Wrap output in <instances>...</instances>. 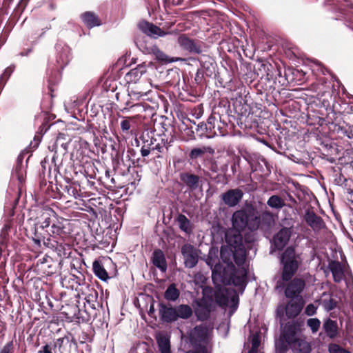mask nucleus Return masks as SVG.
<instances>
[{
    "label": "nucleus",
    "instance_id": "bb28decb",
    "mask_svg": "<svg viewBox=\"0 0 353 353\" xmlns=\"http://www.w3.org/2000/svg\"><path fill=\"white\" fill-rule=\"evenodd\" d=\"M157 341L161 353H170V343L168 336L159 334L157 336Z\"/></svg>",
    "mask_w": 353,
    "mask_h": 353
},
{
    "label": "nucleus",
    "instance_id": "e433bc0d",
    "mask_svg": "<svg viewBox=\"0 0 353 353\" xmlns=\"http://www.w3.org/2000/svg\"><path fill=\"white\" fill-rule=\"evenodd\" d=\"M151 50L152 52L155 55L157 59H158L159 61H163L165 63H170L176 61L173 59L170 60L168 59V57L163 52H162L158 47L155 46L152 47Z\"/></svg>",
    "mask_w": 353,
    "mask_h": 353
},
{
    "label": "nucleus",
    "instance_id": "5fc2aeb1",
    "mask_svg": "<svg viewBox=\"0 0 353 353\" xmlns=\"http://www.w3.org/2000/svg\"><path fill=\"white\" fill-rule=\"evenodd\" d=\"M105 179L106 182H110L112 184H115V181L113 177L111 176V172L108 170H106L105 172Z\"/></svg>",
    "mask_w": 353,
    "mask_h": 353
},
{
    "label": "nucleus",
    "instance_id": "2f4dec72",
    "mask_svg": "<svg viewBox=\"0 0 353 353\" xmlns=\"http://www.w3.org/2000/svg\"><path fill=\"white\" fill-rule=\"evenodd\" d=\"M341 7L339 12L350 19V16L353 17V3L350 0H341Z\"/></svg>",
    "mask_w": 353,
    "mask_h": 353
},
{
    "label": "nucleus",
    "instance_id": "4c0bfd02",
    "mask_svg": "<svg viewBox=\"0 0 353 353\" xmlns=\"http://www.w3.org/2000/svg\"><path fill=\"white\" fill-rule=\"evenodd\" d=\"M252 347L249 350V353H256L258 348L261 343V338L258 334H254L252 336Z\"/></svg>",
    "mask_w": 353,
    "mask_h": 353
},
{
    "label": "nucleus",
    "instance_id": "774afa93",
    "mask_svg": "<svg viewBox=\"0 0 353 353\" xmlns=\"http://www.w3.org/2000/svg\"><path fill=\"white\" fill-rule=\"evenodd\" d=\"M350 207L351 208H353V200H351V204L350 205Z\"/></svg>",
    "mask_w": 353,
    "mask_h": 353
},
{
    "label": "nucleus",
    "instance_id": "864d4df0",
    "mask_svg": "<svg viewBox=\"0 0 353 353\" xmlns=\"http://www.w3.org/2000/svg\"><path fill=\"white\" fill-rule=\"evenodd\" d=\"M12 342H9L7 343L3 349L1 350L0 353H12Z\"/></svg>",
    "mask_w": 353,
    "mask_h": 353
},
{
    "label": "nucleus",
    "instance_id": "bf43d9fd",
    "mask_svg": "<svg viewBox=\"0 0 353 353\" xmlns=\"http://www.w3.org/2000/svg\"><path fill=\"white\" fill-rule=\"evenodd\" d=\"M225 204L228 205L229 206H234L238 203L239 200H224Z\"/></svg>",
    "mask_w": 353,
    "mask_h": 353
},
{
    "label": "nucleus",
    "instance_id": "9d476101",
    "mask_svg": "<svg viewBox=\"0 0 353 353\" xmlns=\"http://www.w3.org/2000/svg\"><path fill=\"white\" fill-rule=\"evenodd\" d=\"M139 28L145 34L150 37L158 38L159 37H163L169 32H165L162 30L159 27L154 25L152 23L147 21H142L139 23Z\"/></svg>",
    "mask_w": 353,
    "mask_h": 353
},
{
    "label": "nucleus",
    "instance_id": "052dcab7",
    "mask_svg": "<svg viewBox=\"0 0 353 353\" xmlns=\"http://www.w3.org/2000/svg\"><path fill=\"white\" fill-rule=\"evenodd\" d=\"M199 129H201V130H203V129H205L206 130H208V126H207V124H206V123H201L200 124H199V125H197V130H198Z\"/></svg>",
    "mask_w": 353,
    "mask_h": 353
},
{
    "label": "nucleus",
    "instance_id": "7c9ffc66",
    "mask_svg": "<svg viewBox=\"0 0 353 353\" xmlns=\"http://www.w3.org/2000/svg\"><path fill=\"white\" fill-rule=\"evenodd\" d=\"M54 217H56L54 212L50 209L46 210L42 214L43 221L41 223V228H46L52 225Z\"/></svg>",
    "mask_w": 353,
    "mask_h": 353
},
{
    "label": "nucleus",
    "instance_id": "412c9836",
    "mask_svg": "<svg viewBox=\"0 0 353 353\" xmlns=\"http://www.w3.org/2000/svg\"><path fill=\"white\" fill-rule=\"evenodd\" d=\"M81 19L83 23L89 28L99 26L101 23L98 16L92 12H85L81 14Z\"/></svg>",
    "mask_w": 353,
    "mask_h": 353
},
{
    "label": "nucleus",
    "instance_id": "9b49d317",
    "mask_svg": "<svg viewBox=\"0 0 353 353\" xmlns=\"http://www.w3.org/2000/svg\"><path fill=\"white\" fill-rule=\"evenodd\" d=\"M179 179L190 190L201 188V179L198 175L190 172H181L179 174Z\"/></svg>",
    "mask_w": 353,
    "mask_h": 353
},
{
    "label": "nucleus",
    "instance_id": "79ce46f5",
    "mask_svg": "<svg viewBox=\"0 0 353 353\" xmlns=\"http://www.w3.org/2000/svg\"><path fill=\"white\" fill-rule=\"evenodd\" d=\"M165 148L163 147V145L160 142H155L154 143V159L156 158H161L162 156L161 155V153H163L165 151Z\"/></svg>",
    "mask_w": 353,
    "mask_h": 353
},
{
    "label": "nucleus",
    "instance_id": "393cba45",
    "mask_svg": "<svg viewBox=\"0 0 353 353\" xmlns=\"http://www.w3.org/2000/svg\"><path fill=\"white\" fill-rule=\"evenodd\" d=\"M323 327L327 336L331 339L336 336L338 334L336 321L328 319L324 322Z\"/></svg>",
    "mask_w": 353,
    "mask_h": 353
},
{
    "label": "nucleus",
    "instance_id": "0eeeda50",
    "mask_svg": "<svg viewBox=\"0 0 353 353\" xmlns=\"http://www.w3.org/2000/svg\"><path fill=\"white\" fill-rule=\"evenodd\" d=\"M199 250L190 244H185L181 248V254L184 259L185 267L192 268L198 263Z\"/></svg>",
    "mask_w": 353,
    "mask_h": 353
},
{
    "label": "nucleus",
    "instance_id": "aec40b11",
    "mask_svg": "<svg viewBox=\"0 0 353 353\" xmlns=\"http://www.w3.org/2000/svg\"><path fill=\"white\" fill-rule=\"evenodd\" d=\"M59 52L57 57V62L61 69H63L70 60V50L68 46H63L59 50V47H57Z\"/></svg>",
    "mask_w": 353,
    "mask_h": 353
},
{
    "label": "nucleus",
    "instance_id": "603ef678",
    "mask_svg": "<svg viewBox=\"0 0 353 353\" xmlns=\"http://www.w3.org/2000/svg\"><path fill=\"white\" fill-rule=\"evenodd\" d=\"M262 219L263 221H265V223L268 225H270L272 222H273V218L272 216L269 213H263L262 214Z\"/></svg>",
    "mask_w": 353,
    "mask_h": 353
},
{
    "label": "nucleus",
    "instance_id": "37998d69",
    "mask_svg": "<svg viewBox=\"0 0 353 353\" xmlns=\"http://www.w3.org/2000/svg\"><path fill=\"white\" fill-rule=\"evenodd\" d=\"M134 120V117H129L121 122V128L123 132H128L131 128V121Z\"/></svg>",
    "mask_w": 353,
    "mask_h": 353
},
{
    "label": "nucleus",
    "instance_id": "7ed1b4c3",
    "mask_svg": "<svg viewBox=\"0 0 353 353\" xmlns=\"http://www.w3.org/2000/svg\"><path fill=\"white\" fill-rule=\"evenodd\" d=\"M256 211L252 207H248L246 210L236 211L232 216V230L226 233L232 232V236L234 234H240L245 228L250 230H256L263 224L261 221V216H258Z\"/></svg>",
    "mask_w": 353,
    "mask_h": 353
},
{
    "label": "nucleus",
    "instance_id": "0e129e2a",
    "mask_svg": "<svg viewBox=\"0 0 353 353\" xmlns=\"http://www.w3.org/2000/svg\"><path fill=\"white\" fill-rule=\"evenodd\" d=\"M216 299L219 302V303H221V304H226L227 299H226L225 297H223V299L219 300L218 296H216Z\"/></svg>",
    "mask_w": 353,
    "mask_h": 353
},
{
    "label": "nucleus",
    "instance_id": "cd10ccee",
    "mask_svg": "<svg viewBox=\"0 0 353 353\" xmlns=\"http://www.w3.org/2000/svg\"><path fill=\"white\" fill-rule=\"evenodd\" d=\"M92 270L94 274L102 281H107L109 279L108 274L101 263L99 261H94L92 263Z\"/></svg>",
    "mask_w": 353,
    "mask_h": 353
},
{
    "label": "nucleus",
    "instance_id": "58836bf2",
    "mask_svg": "<svg viewBox=\"0 0 353 353\" xmlns=\"http://www.w3.org/2000/svg\"><path fill=\"white\" fill-rule=\"evenodd\" d=\"M307 325L311 329L312 333H316L320 327L321 321L316 318H312L307 321Z\"/></svg>",
    "mask_w": 353,
    "mask_h": 353
},
{
    "label": "nucleus",
    "instance_id": "de8ad7c7",
    "mask_svg": "<svg viewBox=\"0 0 353 353\" xmlns=\"http://www.w3.org/2000/svg\"><path fill=\"white\" fill-rule=\"evenodd\" d=\"M268 204L272 208H280L284 205V200H268Z\"/></svg>",
    "mask_w": 353,
    "mask_h": 353
},
{
    "label": "nucleus",
    "instance_id": "6e6d98bb",
    "mask_svg": "<svg viewBox=\"0 0 353 353\" xmlns=\"http://www.w3.org/2000/svg\"><path fill=\"white\" fill-rule=\"evenodd\" d=\"M62 139H63V134H59L55 144H56V145H58L59 144H60L61 145V147L63 148L64 150H67V143L61 142Z\"/></svg>",
    "mask_w": 353,
    "mask_h": 353
},
{
    "label": "nucleus",
    "instance_id": "c756f323",
    "mask_svg": "<svg viewBox=\"0 0 353 353\" xmlns=\"http://www.w3.org/2000/svg\"><path fill=\"white\" fill-rule=\"evenodd\" d=\"M176 222L182 231L188 234L192 232L191 223L185 215L179 214L176 218Z\"/></svg>",
    "mask_w": 353,
    "mask_h": 353
},
{
    "label": "nucleus",
    "instance_id": "4d7b16f0",
    "mask_svg": "<svg viewBox=\"0 0 353 353\" xmlns=\"http://www.w3.org/2000/svg\"><path fill=\"white\" fill-rule=\"evenodd\" d=\"M343 133L350 139H353V130L350 128L342 130Z\"/></svg>",
    "mask_w": 353,
    "mask_h": 353
},
{
    "label": "nucleus",
    "instance_id": "49530a36",
    "mask_svg": "<svg viewBox=\"0 0 353 353\" xmlns=\"http://www.w3.org/2000/svg\"><path fill=\"white\" fill-rule=\"evenodd\" d=\"M65 188L67 190L68 196H72L74 199H77V197L78 196H79L78 194V190H77L76 185H70L68 186L67 185L65 187Z\"/></svg>",
    "mask_w": 353,
    "mask_h": 353
},
{
    "label": "nucleus",
    "instance_id": "a211bd4d",
    "mask_svg": "<svg viewBox=\"0 0 353 353\" xmlns=\"http://www.w3.org/2000/svg\"><path fill=\"white\" fill-rule=\"evenodd\" d=\"M251 169L253 172L259 171L263 174H268L270 172V165L265 158L260 157L256 161L249 162Z\"/></svg>",
    "mask_w": 353,
    "mask_h": 353
},
{
    "label": "nucleus",
    "instance_id": "680f3d73",
    "mask_svg": "<svg viewBox=\"0 0 353 353\" xmlns=\"http://www.w3.org/2000/svg\"><path fill=\"white\" fill-rule=\"evenodd\" d=\"M23 159V154H20L17 157V165H23L22 164Z\"/></svg>",
    "mask_w": 353,
    "mask_h": 353
},
{
    "label": "nucleus",
    "instance_id": "5701e85b",
    "mask_svg": "<svg viewBox=\"0 0 353 353\" xmlns=\"http://www.w3.org/2000/svg\"><path fill=\"white\" fill-rule=\"evenodd\" d=\"M152 263L161 271L165 272L167 263L164 253L161 250H156L152 254Z\"/></svg>",
    "mask_w": 353,
    "mask_h": 353
},
{
    "label": "nucleus",
    "instance_id": "39448f33",
    "mask_svg": "<svg viewBox=\"0 0 353 353\" xmlns=\"http://www.w3.org/2000/svg\"><path fill=\"white\" fill-rule=\"evenodd\" d=\"M217 259L210 252L206 259V263L212 269V278L214 283H228V272L226 267L216 263Z\"/></svg>",
    "mask_w": 353,
    "mask_h": 353
},
{
    "label": "nucleus",
    "instance_id": "f8f14e48",
    "mask_svg": "<svg viewBox=\"0 0 353 353\" xmlns=\"http://www.w3.org/2000/svg\"><path fill=\"white\" fill-rule=\"evenodd\" d=\"M303 307V302L301 298L292 299L285 307V314L289 319H293L298 316Z\"/></svg>",
    "mask_w": 353,
    "mask_h": 353
},
{
    "label": "nucleus",
    "instance_id": "2eb2a0df",
    "mask_svg": "<svg viewBox=\"0 0 353 353\" xmlns=\"http://www.w3.org/2000/svg\"><path fill=\"white\" fill-rule=\"evenodd\" d=\"M328 269L331 271L335 282L339 283L344 279V267L340 262L335 261L330 262Z\"/></svg>",
    "mask_w": 353,
    "mask_h": 353
},
{
    "label": "nucleus",
    "instance_id": "1a4fd4ad",
    "mask_svg": "<svg viewBox=\"0 0 353 353\" xmlns=\"http://www.w3.org/2000/svg\"><path fill=\"white\" fill-rule=\"evenodd\" d=\"M305 286V281L299 278H294L285 287V295L288 298H297Z\"/></svg>",
    "mask_w": 353,
    "mask_h": 353
},
{
    "label": "nucleus",
    "instance_id": "ddd939ff",
    "mask_svg": "<svg viewBox=\"0 0 353 353\" xmlns=\"http://www.w3.org/2000/svg\"><path fill=\"white\" fill-rule=\"evenodd\" d=\"M26 168L23 165H17L12 172V180H17L19 183L17 199H20L22 196L23 183L26 180Z\"/></svg>",
    "mask_w": 353,
    "mask_h": 353
},
{
    "label": "nucleus",
    "instance_id": "338daca9",
    "mask_svg": "<svg viewBox=\"0 0 353 353\" xmlns=\"http://www.w3.org/2000/svg\"><path fill=\"white\" fill-rule=\"evenodd\" d=\"M269 199H281L279 196L277 195H272L270 196Z\"/></svg>",
    "mask_w": 353,
    "mask_h": 353
},
{
    "label": "nucleus",
    "instance_id": "13d9d810",
    "mask_svg": "<svg viewBox=\"0 0 353 353\" xmlns=\"http://www.w3.org/2000/svg\"><path fill=\"white\" fill-rule=\"evenodd\" d=\"M39 353H52L51 348L49 345H46L42 347V350H40Z\"/></svg>",
    "mask_w": 353,
    "mask_h": 353
},
{
    "label": "nucleus",
    "instance_id": "423d86ee",
    "mask_svg": "<svg viewBox=\"0 0 353 353\" xmlns=\"http://www.w3.org/2000/svg\"><path fill=\"white\" fill-rule=\"evenodd\" d=\"M191 341L194 343L193 350L187 353H210L206 346L207 330L203 327H196L191 334Z\"/></svg>",
    "mask_w": 353,
    "mask_h": 353
},
{
    "label": "nucleus",
    "instance_id": "a19ab883",
    "mask_svg": "<svg viewBox=\"0 0 353 353\" xmlns=\"http://www.w3.org/2000/svg\"><path fill=\"white\" fill-rule=\"evenodd\" d=\"M330 353H350L336 343L330 344L328 346Z\"/></svg>",
    "mask_w": 353,
    "mask_h": 353
},
{
    "label": "nucleus",
    "instance_id": "20e7f679",
    "mask_svg": "<svg viewBox=\"0 0 353 353\" xmlns=\"http://www.w3.org/2000/svg\"><path fill=\"white\" fill-rule=\"evenodd\" d=\"M301 261L300 256L295 252L294 248L289 247L285 250L281 257L283 281L291 280L297 271Z\"/></svg>",
    "mask_w": 353,
    "mask_h": 353
},
{
    "label": "nucleus",
    "instance_id": "c03bdc74",
    "mask_svg": "<svg viewBox=\"0 0 353 353\" xmlns=\"http://www.w3.org/2000/svg\"><path fill=\"white\" fill-rule=\"evenodd\" d=\"M206 148H196L191 150L190 152V157L192 159H196L199 157H201L202 154H203L206 152Z\"/></svg>",
    "mask_w": 353,
    "mask_h": 353
},
{
    "label": "nucleus",
    "instance_id": "a18cd8bd",
    "mask_svg": "<svg viewBox=\"0 0 353 353\" xmlns=\"http://www.w3.org/2000/svg\"><path fill=\"white\" fill-rule=\"evenodd\" d=\"M131 108L137 112H141L150 109V107L146 103H137L131 106Z\"/></svg>",
    "mask_w": 353,
    "mask_h": 353
},
{
    "label": "nucleus",
    "instance_id": "3c124183",
    "mask_svg": "<svg viewBox=\"0 0 353 353\" xmlns=\"http://www.w3.org/2000/svg\"><path fill=\"white\" fill-rule=\"evenodd\" d=\"M173 138H170V139H168V138H162L160 143H161L163 145L165 149L168 150V148L171 146Z\"/></svg>",
    "mask_w": 353,
    "mask_h": 353
},
{
    "label": "nucleus",
    "instance_id": "72a5a7b5",
    "mask_svg": "<svg viewBox=\"0 0 353 353\" xmlns=\"http://www.w3.org/2000/svg\"><path fill=\"white\" fill-rule=\"evenodd\" d=\"M150 90L143 89L141 90L139 88H132L130 90H129V96L132 99L134 100H139L141 98L147 97L148 92H150Z\"/></svg>",
    "mask_w": 353,
    "mask_h": 353
},
{
    "label": "nucleus",
    "instance_id": "a878e982",
    "mask_svg": "<svg viewBox=\"0 0 353 353\" xmlns=\"http://www.w3.org/2000/svg\"><path fill=\"white\" fill-rule=\"evenodd\" d=\"M321 304L327 311L334 309L338 303V301L332 294L323 293L321 298Z\"/></svg>",
    "mask_w": 353,
    "mask_h": 353
},
{
    "label": "nucleus",
    "instance_id": "09e8293b",
    "mask_svg": "<svg viewBox=\"0 0 353 353\" xmlns=\"http://www.w3.org/2000/svg\"><path fill=\"white\" fill-rule=\"evenodd\" d=\"M316 307L313 304H309L307 305L305 310V312L308 316H312L316 313Z\"/></svg>",
    "mask_w": 353,
    "mask_h": 353
},
{
    "label": "nucleus",
    "instance_id": "6e6552de",
    "mask_svg": "<svg viewBox=\"0 0 353 353\" xmlns=\"http://www.w3.org/2000/svg\"><path fill=\"white\" fill-rule=\"evenodd\" d=\"M179 46L190 53L200 54L202 52L201 42L190 39L186 34H181L177 39Z\"/></svg>",
    "mask_w": 353,
    "mask_h": 353
},
{
    "label": "nucleus",
    "instance_id": "69168bd1",
    "mask_svg": "<svg viewBox=\"0 0 353 353\" xmlns=\"http://www.w3.org/2000/svg\"><path fill=\"white\" fill-rule=\"evenodd\" d=\"M32 51L31 49H28L27 51L26 52H21L19 53V55L21 56V57H23V56H28V54Z\"/></svg>",
    "mask_w": 353,
    "mask_h": 353
},
{
    "label": "nucleus",
    "instance_id": "4468645a",
    "mask_svg": "<svg viewBox=\"0 0 353 353\" xmlns=\"http://www.w3.org/2000/svg\"><path fill=\"white\" fill-rule=\"evenodd\" d=\"M291 230L290 228L281 229L274 236V244L278 250H282L288 243L291 236Z\"/></svg>",
    "mask_w": 353,
    "mask_h": 353
},
{
    "label": "nucleus",
    "instance_id": "c9c22d12",
    "mask_svg": "<svg viewBox=\"0 0 353 353\" xmlns=\"http://www.w3.org/2000/svg\"><path fill=\"white\" fill-rule=\"evenodd\" d=\"M14 70V65H10L6 68L3 74L0 76V92H1L3 88L4 87L6 81L10 78V75L13 72Z\"/></svg>",
    "mask_w": 353,
    "mask_h": 353
},
{
    "label": "nucleus",
    "instance_id": "e2e57ef3",
    "mask_svg": "<svg viewBox=\"0 0 353 353\" xmlns=\"http://www.w3.org/2000/svg\"><path fill=\"white\" fill-rule=\"evenodd\" d=\"M65 341V338H59L56 341V345H58L59 347H61L63 344V343Z\"/></svg>",
    "mask_w": 353,
    "mask_h": 353
},
{
    "label": "nucleus",
    "instance_id": "f257e3e1",
    "mask_svg": "<svg viewBox=\"0 0 353 353\" xmlns=\"http://www.w3.org/2000/svg\"><path fill=\"white\" fill-rule=\"evenodd\" d=\"M225 240L230 249L221 248V258L226 263L228 272V283H232L241 288L245 286L247 270L244 265L246 259V251L242 243L243 238L240 234L232 232L225 234Z\"/></svg>",
    "mask_w": 353,
    "mask_h": 353
},
{
    "label": "nucleus",
    "instance_id": "473e14b6",
    "mask_svg": "<svg viewBox=\"0 0 353 353\" xmlns=\"http://www.w3.org/2000/svg\"><path fill=\"white\" fill-rule=\"evenodd\" d=\"M179 291L174 284L168 286L165 292L164 297L168 301H175L179 296Z\"/></svg>",
    "mask_w": 353,
    "mask_h": 353
},
{
    "label": "nucleus",
    "instance_id": "f03ea898",
    "mask_svg": "<svg viewBox=\"0 0 353 353\" xmlns=\"http://www.w3.org/2000/svg\"><path fill=\"white\" fill-rule=\"evenodd\" d=\"M301 324L298 321L288 322L284 326L281 337L275 346L281 352L285 351L288 346L299 351L307 352L309 343L302 337Z\"/></svg>",
    "mask_w": 353,
    "mask_h": 353
},
{
    "label": "nucleus",
    "instance_id": "8fccbe9b",
    "mask_svg": "<svg viewBox=\"0 0 353 353\" xmlns=\"http://www.w3.org/2000/svg\"><path fill=\"white\" fill-rule=\"evenodd\" d=\"M215 121H216V119L214 117H213V116L209 117V118L207 120V123H206L209 130L212 131V129H214Z\"/></svg>",
    "mask_w": 353,
    "mask_h": 353
},
{
    "label": "nucleus",
    "instance_id": "dca6fc26",
    "mask_svg": "<svg viewBox=\"0 0 353 353\" xmlns=\"http://www.w3.org/2000/svg\"><path fill=\"white\" fill-rule=\"evenodd\" d=\"M305 220L314 230H319L324 227V223L322 219L316 215L312 211H306Z\"/></svg>",
    "mask_w": 353,
    "mask_h": 353
},
{
    "label": "nucleus",
    "instance_id": "4be33fe9",
    "mask_svg": "<svg viewBox=\"0 0 353 353\" xmlns=\"http://www.w3.org/2000/svg\"><path fill=\"white\" fill-rule=\"evenodd\" d=\"M69 224L68 221L61 218V217H54V221H52V225H51V230L53 234L56 235H61L62 234L66 233L65 228L66 225Z\"/></svg>",
    "mask_w": 353,
    "mask_h": 353
},
{
    "label": "nucleus",
    "instance_id": "6ab92c4d",
    "mask_svg": "<svg viewBox=\"0 0 353 353\" xmlns=\"http://www.w3.org/2000/svg\"><path fill=\"white\" fill-rule=\"evenodd\" d=\"M159 312L163 321L172 323L177 321L175 307L161 305Z\"/></svg>",
    "mask_w": 353,
    "mask_h": 353
},
{
    "label": "nucleus",
    "instance_id": "f3484780",
    "mask_svg": "<svg viewBox=\"0 0 353 353\" xmlns=\"http://www.w3.org/2000/svg\"><path fill=\"white\" fill-rule=\"evenodd\" d=\"M145 72V67L142 65H139L137 67L130 70L125 74V79L128 83H136Z\"/></svg>",
    "mask_w": 353,
    "mask_h": 353
},
{
    "label": "nucleus",
    "instance_id": "c85d7f7f",
    "mask_svg": "<svg viewBox=\"0 0 353 353\" xmlns=\"http://www.w3.org/2000/svg\"><path fill=\"white\" fill-rule=\"evenodd\" d=\"M176 318L177 320L179 319H188L192 314V310L190 306L188 305H179L177 307H175Z\"/></svg>",
    "mask_w": 353,
    "mask_h": 353
},
{
    "label": "nucleus",
    "instance_id": "f704fd0d",
    "mask_svg": "<svg viewBox=\"0 0 353 353\" xmlns=\"http://www.w3.org/2000/svg\"><path fill=\"white\" fill-rule=\"evenodd\" d=\"M243 196V189H241L239 187L236 189L229 190L221 195V199H241Z\"/></svg>",
    "mask_w": 353,
    "mask_h": 353
},
{
    "label": "nucleus",
    "instance_id": "b1692460",
    "mask_svg": "<svg viewBox=\"0 0 353 353\" xmlns=\"http://www.w3.org/2000/svg\"><path fill=\"white\" fill-rule=\"evenodd\" d=\"M155 142H157L156 139L153 137H151L150 139H145V136H143V144L140 150L141 154L143 157H146L151 153L154 154Z\"/></svg>",
    "mask_w": 353,
    "mask_h": 353
},
{
    "label": "nucleus",
    "instance_id": "ea45409f",
    "mask_svg": "<svg viewBox=\"0 0 353 353\" xmlns=\"http://www.w3.org/2000/svg\"><path fill=\"white\" fill-rule=\"evenodd\" d=\"M241 189H243V194L244 192L251 193L255 191L257 188V183L252 181H250L248 183L240 186Z\"/></svg>",
    "mask_w": 353,
    "mask_h": 353
}]
</instances>
